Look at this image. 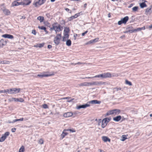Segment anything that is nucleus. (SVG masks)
Here are the masks:
<instances>
[{
    "mask_svg": "<svg viewBox=\"0 0 152 152\" xmlns=\"http://www.w3.org/2000/svg\"><path fill=\"white\" fill-rule=\"evenodd\" d=\"M121 112V110L119 109H114L108 111L106 114L105 116H108L110 115H118Z\"/></svg>",
    "mask_w": 152,
    "mask_h": 152,
    "instance_id": "obj_1",
    "label": "nucleus"
},
{
    "mask_svg": "<svg viewBox=\"0 0 152 152\" xmlns=\"http://www.w3.org/2000/svg\"><path fill=\"white\" fill-rule=\"evenodd\" d=\"M31 1H28V2L26 3L23 1L18 2L17 1H15L12 2V5L13 6H17L20 5H27L31 3Z\"/></svg>",
    "mask_w": 152,
    "mask_h": 152,
    "instance_id": "obj_2",
    "label": "nucleus"
},
{
    "mask_svg": "<svg viewBox=\"0 0 152 152\" xmlns=\"http://www.w3.org/2000/svg\"><path fill=\"white\" fill-rule=\"evenodd\" d=\"M61 37V34H58L56 35V36L54 38V42L55 43L58 45L60 43V41Z\"/></svg>",
    "mask_w": 152,
    "mask_h": 152,
    "instance_id": "obj_3",
    "label": "nucleus"
},
{
    "mask_svg": "<svg viewBox=\"0 0 152 152\" xmlns=\"http://www.w3.org/2000/svg\"><path fill=\"white\" fill-rule=\"evenodd\" d=\"M89 86L95 85L99 86L102 85H105V82L102 81H94L93 82L89 83Z\"/></svg>",
    "mask_w": 152,
    "mask_h": 152,
    "instance_id": "obj_4",
    "label": "nucleus"
},
{
    "mask_svg": "<svg viewBox=\"0 0 152 152\" xmlns=\"http://www.w3.org/2000/svg\"><path fill=\"white\" fill-rule=\"evenodd\" d=\"M129 18L128 16L125 17L121 19V20L118 22V24L121 25L122 23L126 24L128 21Z\"/></svg>",
    "mask_w": 152,
    "mask_h": 152,
    "instance_id": "obj_5",
    "label": "nucleus"
},
{
    "mask_svg": "<svg viewBox=\"0 0 152 152\" xmlns=\"http://www.w3.org/2000/svg\"><path fill=\"white\" fill-rule=\"evenodd\" d=\"M152 13V6L151 5L146 9L145 14L146 15H150Z\"/></svg>",
    "mask_w": 152,
    "mask_h": 152,
    "instance_id": "obj_6",
    "label": "nucleus"
},
{
    "mask_svg": "<svg viewBox=\"0 0 152 152\" xmlns=\"http://www.w3.org/2000/svg\"><path fill=\"white\" fill-rule=\"evenodd\" d=\"M46 0H39L38 1L36 2L34 5L35 7H37L38 5H40L43 4L46 1Z\"/></svg>",
    "mask_w": 152,
    "mask_h": 152,
    "instance_id": "obj_7",
    "label": "nucleus"
},
{
    "mask_svg": "<svg viewBox=\"0 0 152 152\" xmlns=\"http://www.w3.org/2000/svg\"><path fill=\"white\" fill-rule=\"evenodd\" d=\"M101 101H98L96 100H92L88 102L87 103L84 104H100L101 103Z\"/></svg>",
    "mask_w": 152,
    "mask_h": 152,
    "instance_id": "obj_8",
    "label": "nucleus"
},
{
    "mask_svg": "<svg viewBox=\"0 0 152 152\" xmlns=\"http://www.w3.org/2000/svg\"><path fill=\"white\" fill-rule=\"evenodd\" d=\"M20 88H11V91L12 94H15L19 93L20 91Z\"/></svg>",
    "mask_w": 152,
    "mask_h": 152,
    "instance_id": "obj_9",
    "label": "nucleus"
},
{
    "mask_svg": "<svg viewBox=\"0 0 152 152\" xmlns=\"http://www.w3.org/2000/svg\"><path fill=\"white\" fill-rule=\"evenodd\" d=\"M62 27L61 26L60 24H58V26L56 25L55 30L56 34H57V32L62 30Z\"/></svg>",
    "mask_w": 152,
    "mask_h": 152,
    "instance_id": "obj_10",
    "label": "nucleus"
},
{
    "mask_svg": "<svg viewBox=\"0 0 152 152\" xmlns=\"http://www.w3.org/2000/svg\"><path fill=\"white\" fill-rule=\"evenodd\" d=\"M102 79L107 77H111V75L110 72L103 73L102 74Z\"/></svg>",
    "mask_w": 152,
    "mask_h": 152,
    "instance_id": "obj_11",
    "label": "nucleus"
},
{
    "mask_svg": "<svg viewBox=\"0 0 152 152\" xmlns=\"http://www.w3.org/2000/svg\"><path fill=\"white\" fill-rule=\"evenodd\" d=\"M2 37L5 38H7L10 39H12L14 38L13 35L8 34L2 35Z\"/></svg>",
    "mask_w": 152,
    "mask_h": 152,
    "instance_id": "obj_12",
    "label": "nucleus"
},
{
    "mask_svg": "<svg viewBox=\"0 0 152 152\" xmlns=\"http://www.w3.org/2000/svg\"><path fill=\"white\" fill-rule=\"evenodd\" d=\"M108 123V122L106 121V119H104L102 121V128H104L107 126Z\"/></svg>",
    "mask_w": 152,
    "mask_h": 152,
    "instance_id": "obj_13",
    "label": "nucleus"
},
{
    "mask_svg": "<svg viewBox=\"0 0 152 152\" xmlns=\"http://www.w3.org/2000/svg\"><path fill=\"white\" fill-rule=\"evenodd\" d=\"M73 115V113L71 112H67L64 114V116L65 117L67 118L72 116Z\"/></svg>",
    "mask_w": 152,
    "mask_h": 152,
    "instance_id": "obj_14",
    "label": "nucleus"
},
{
    "mask_svg": "<svg viewBox=\"0 0 152 152\" xmlns=\"http://www.w3.org/2000/svg\"><path fill=\"white\" fill-rule=\"evenodd\" d=\"M126 30L132 31V33L136 32V29H133V27L132 26H129L126 28Z\"/></svg>",
    "mask_w": 152,
    "mask_h": 152,
    "instance_id": "obj_15",
    "label": "nucleus"
},
{
    "mask_svg": "<svg viewBox=\"0 0 152 152\" xmlns=\"http://www.w3.org/2000/svg\"><path fill=\"white\" fill-rule=\"evenodd\" d=\"M2 10L5 15H9L10 14V12L8 9H5L3 10Z\"/></svg>",
    "mask_w": 152,
    "mask_h": 152,
    "instance_id": "obj_16",
    "label": "nucleus"
},
{
    "mask_svg": "<svg viewBox=\"0 0 152 152\" xmlns=\"http://www.w3.org/2000/svg\"><path fill=\"white\" fill-rule=\"evenodd\" d=\"M78 85L79 86H89V83L88 82H84L83 83H81L79 84Z\"/></svg>",
    "mask_w": 152,
    "mask_h": 152,
    "instance_id": "obj_17",
    "label": "nucleus"
},
{
    "mask_svg": "<svg viewBox=\"0 0 152 152\" xmlns=\"http://www.w3.org/2000/svg\"><path fill=\"white\" fill-rule=\"evenodd\" d=\"M121 118V116L120 115H118L114 117L113 118V120L115 121L118 122L119 121Z\"/></svg>",
    "mask_w": 152,
    "mask_h": 152,
    "instance_id": "obj_18",
    "label": "nucleus"
},
{
    "mask_svg": "<svg viewBox=\"0 0 152 152\" xmlns=\"http://www.w3.org/2000/svg\"><path fill=\"white\" fill-rule=\"evenodd\" d=\"M13 99L15 102H23L24 101L23 99L21 98H13Z\"/></svg>",
    "mask_w": 152,
    "mask_h": 152,
    "instance_id": "obj_19",
    "label": "nucleus"
},
{
    "mask_svg": "<svg viewBox=\"0 0 152 152\" xmlns=\"http://www.w3.org/2000/svg\"><path fill=\"white\" fill-rule=\"evenodd\" d=\"M102 138L103 141L104 142H107V141L110 142V140L107 137L103 136Z\"/></svg>",
    "mask_w": 152,
    "mask_h": 152,
    "instance_id": "obj_20",
    "label": "nucleus"
},
{
    "mask_svg": "<svg viewBox=\"0 0 152 152\" xmlns=\"http://www.w3.org/2000/svg\"><path fill=\"white\" fill-rule=\"evenodd\" d=\"M90 105H80L77 107V109H80V108H85L90 106Z\"/></svg>",
    "mask_w": 152,
    "mask_h": 152,
    "instance_id": "obj_21",
    "label": "nucleus"
},
{
    "mask_svg": "<svg viewBox=\"0 0 152 152\" xmlns=\"http://www.w3.org/2000/svg\"><path fill=\"white\" fill-rule=\"evenodd\" d=\"M50 75H51L48 74H38L37 75V76L40 78H42L44 77H48Z\"/></svg>",
    "mask_w": 152,
    "mask_h": 152,
    "instance_id": "obj_22",
    "label": "nucleus"
},
{
    "mask_svg": "<svg viewBox=\"0 0 152 152\" xmlns=\"http://www.w3.org/2000/svg\"><path fill=\"white\" fill-rule=\"evenodd\" d=\"M100 77L102 78V74H100L99 75H97L94 77H86L85 78H92L94 77Z\"/></svg>",
    "mask_w": 152,
    "mask_h": 152,
    "instance_id": "obj_23",
    "label": "nucleus"
},
{
    "mask_svg": "<svg viewBox=\"0 0 152 152\" xmlns=\"http://www.w3.org/2000/svg\"><path fill=\"white\" fill-rule=\"evenodd\" d=\"M140 7L142 8H143L144 7H147V5L145 3V2L140 3Z\"/></svg>",
    "mask_w": 152,
    "mask_h": 152,
    "instance_id": "obj_24",
    "label": "nucleus"
},
{
    "mask_svg": "<svg viewBox=\"0 0 152 152\" xmlns=\"http://www.w3.org/2000/svg\"><path fill=\"white\" fill-rule=\"evenodd\" d=\"M57 24V23H55L53 24L52 25V27L50 28V30L51 31H52L53 30H55V28H56V25Z\"/></svg>",
    "mask_w": 152,
    "mask_h": 152,
    "instance_id": "obj_25",
    "label": "nucleus"
},
{
    "mask_svg": "<svg viewBox=\"0 0 152 152\" xmlns=\"http://www.w3.org/2000/svg\"><path fill=\"white\" fill-rule=\"evenodd\" d=\"M37 19L40 21V22H42L44 20V17L42 16H39L37 17Z\"/></svg>",
    "mask_w": 152,
    "mask_h": 152,
    "instance_id": "obj_26",
    "label": "nucleus"
},
{
    "mask_svg": "<svg viewBox=\"0 0 152 152\" xmlns=\"http://www.w3.org/2000/svg\"><path fill=\"white\" fill-rule=\"evenodd\" d=\"M66 44L68 46H70L71 44V41L70 39H68L66 41Z\"/></svg>",
    "mask_w": 152,
    "mask_h": 152,
    "instance_id": "obj_27",
    "label": "nucleus"
},
{
    "mask_svg": "<svg viewBox=\"0 0 152 152\" xmlns=\"http://www.w3.org/2000/svg\"><path fill=\"white\" fill-rule=\"evenodd\" d=\"M4 92H5V93L6 94H12V93L11 92V88L10 89V90L7 89L5 90V91H4Z\"/></svg>",
    "mask_w": 152,
    "mask_h": 152,
    "instance_id": "obj_28",
    "label": "nucleus"
},
{
    "mask_svg": "<svg viewBox=\"0 0 152 152\" xmlns=\"http://www.w3.org/2000/svg\"><path fill=\"white\" fill-rule=\"evenodd\" d=\"M3 39H1L0 40V48H2L3 46H4L3 43Z\"/></svg>",
    "mask_w": 152,
    "mask_h": 152,
    "instance_id": "obj_29",
    "label": "nucleus"
},
{
    "mask_svg": "<svg viewBox=\"0 0 152 152\" xmlns=\"http://www.w3.org/2000/svg\"><path fill=\"white\" fill-rule=\"evenodd\" d=\"M64 131H70L71 132H75V130L73 129H66L64 130Z\"/></svg>",
    "mask_w": 152,
    "mask_h": 152,
    "instance_id": "obj_30",
    "label": "nucleus"
},
{
    "mask_svg": "<svg viewBox=\"0 0 152 152\" xmlns=\"http://www.w3.org/2000/svg\"><path fill=\"white\" fill-rule=\"evenodd\" d=\"M145 29V26H144L142 28H138L137 29H136V32L140 31L142 30H144Z\"/></svg>",
    "mask_w": 152,
    "mask_h": 152,
    "instance_id": "obj_31",
    "label": "nucleus"
},
{
    "mask_svg": "<svg viewBox=\"0 0 152 152\" xmlns=\"http://www.w3.org/2000/svg\"><path fill=\"white\" fill-rule=\"evenodd\" d=\"M24 147L23 146H22L20 149L19 152H23L24 151Z\"/></svg>",
    "mask_w": 152,
    "mask_h": 152,
    "instance_id": "obj_32",
    "label": "nucleus"
},
{
    "mask_svg": "<svg viewBox=\"0 0 152 152\" xmlns=\"http://www.w3.org/2000/svg\"><path fill=\"white\" fill-rule=\"evenodd\" d=\"M6 139V138L5 137H4L3 135H2V136L0 138V142H3Z\"/></svg>",
    "mask_w": 152,
    "mask_h": 152,
    "instance_id": "obj_33",
    "label": "nucleus"
},
{
    "mask_svg": "<svg viewBox=\"0 0 152 152\" xmlns=\"http://www.w3.org/2000/svg\"><path fill=\"white\" fill-rule=\"evenodd\" d=\"M38 28L39 29H40L41 30H45L46 29V28L45 27L43 26H38Z\"/></svg>",
    "mask_w": 152,
    "mask_h": 152,
    "instance_id": "obj_34",
    "label": "nucleus"
},
{
    "mask_svg": "<svg viewBox=\"0 0 152 152\" xmlns=\"http://www.w3.org/2000/svg\"><path fill=\"white\" fill-rule=\"evenodd\" d=\"M138 8V7H137V6L134 7H133V8H132V11L134 12H136Z\"/></svg>",
    "mask_w": 152,
    "mask_h": 152,
    "instance_id": "obj_35",
    "label": "nucleus"
},
{
    "mask_svg": "<svg viewBox=\"0 0 152 152\" xmlns=\"http://www.w3.org/2000/svg\"><path fill=\"white\" fill-rule=\"evenodd\" d=\"M10 134V132H6L3 135L4 137H5L6 138L7 136H8Z\"/></svg>",
    "mask_w": 152,
    "mask_h": 152,
    "instance_id": "obj_36",
    "label": "nucleus"
},
{
    "mask_svg": "<svg viewBox=\"0 0 152 152\" xmlns=\"http://www.w3.org/2000/svg\"><path fill=\"white\" fill-rule=\"evenodd\" d=\"M75 18L74 16H72L70 17H69L68 18V20L69 21H71L72 20L74 19Z\"/></svg>",
    "mask_w": 152,
    "mask_h": 152,
    "instance_id": "obj_37",
    "label": "nucleus"
},
{
    "mask_svg": "<svg viewBox=\"0 0 152 152\" xmlns=\"http://www.w3.org/2000/svg\"><path fill=\"white\" fill-rule=\"evenodd\" d=\"M69 28H65L64 30V31L66 33H68L69 32Z\"/></svg>",
    "mask_w": 152,
    "mask_h": 152,
    "instance_id": "obj_38",
    "label": "nucleus"
},
{
    "mask_svg": "<svg viewBox=\"0 0 152 152\" xmlns=\"http://www.w3.org/2000/svg\"><path fill=\"white\" fill-rule=\"evenodd\" d=\"M44 141L43 139H40L38 141V143L39 144H42L43 143Z\"/></svg>",
    "mask_w": 152,
    "mask_h": 152,
    "instance_id": "obj_39",
    "label": "nucleus"
},
{
    "mask_svg": "<svg viewBox=\"0 0 152 152\" xmlns=\"http://www.w3.org/2000/svg\"><path fill=\"white\" fill-rule=\"evenodd\" d=\"M126 83L130 86H132V85L131 82L128 81L127 80H126Z\"/></svg>",
    "mask_w": 152,
    "mask_h": 152,
    "instance_id": "obj_40",
    "label": "nucleus"
},
{
    "mask_svg": "<svg viewBox=\"0 0 152 152\" xmlns=\"http://www.w3.org/2000/svg\"><path fill=\"white\" fill-rule=\"evenodd\" d=\"M127 138L126 137V136L125 135H123L122 136V139L121 140L124 141Z\"/></svg>",
    "mask_w": 152,
    "mask_h": 152,
    "instance_id": "obj_41",
    "label": "nucleus"
},
{
    "mask_svg": "<svg viewBox=\"0 0 152 152\" xmlns=\"http://www.w3.org/2000/svg\"><path fill=\"white\" fill-rule=\"evenodd\" d=\"M44 45V43H41V44H39V48H42V47H43Z\"/></svg>",
    "mask_w": 152,
    "mask_h": 152,
    "instance_id": "obj_42",
    "label": "nucleus"
},
{
    "mask_svg": "<svg viewBox=\"0 0 152 152\" xmlns=\"http://www.w3.org/2000/svg\"><path fill=\"white\" fill-rule=\"evenodd\" d=\"M80 13H78L76 14L74 16L75 18H77L80 15Z\"/></svg>",
    "mask_w": 152,
    "mask_h": 152,
    "instance_id": "obj_43",
    "label": "nucleus"
},
{
    "mask_svg": "<svg viewBox=\"0 0 152 152\" xmlns=\"http://www.w3.org/2000/svg\"><path fill=\"white\" fill-rule=\"evenodd\" d=\"M20 121V119H16L14 120L12 122V123L15 122H16L17 121Z\"/></svg>",
    "mask_w": 152,
    "mask_h": 152,
    "instance_id": "obj_44",
    "label": "nucleus"
},
{
    "mask_svg": "<svg viewBox=\"0 0 152 152\" xmlns=\"http://www.w3.org/2000/svg\"><path fill=\"white\" fill-rule=\"evenodd\" d=\"M99 40L98 38H96L94 39H93L94 42H97Z\"/></svg>",
    "mask_w": 152,
    "mask_h": 152,
    "instance_id": "obj_45",
    "label": "nucleus"
},
{
    "mask_svg": "<svg viewBox=\"0 0 152 152\" xmlns=\"http://www.w3.org/2000/svg\"><path fill=\"white\" fill-rule=\"evenodd\" d=\"M129 31L128 30H126L125 31H124V33H128V32H129L130 33H132V31Z\"/></svg>",
    "mask_w": 152,
    "mask_h": 152,
    "instance_id": "obj_46",
    "label": "nucleus"
},
{
    "mask_svg": "<svg viewBox=\"0 0 152 152\" xmlns=\"http://www.w3.org/2000/svg\"><path fill=\"white\" fill-rule=\"evenodd\" d=\"M7 41H8V40L7 41L6 40H5L3 39V44H4V45H5L7 44Z\"/></svg>",
    "mask_w": 152,
    "mask_h": 152,
    "instance_id": "obj_47",
    "label": "nucleus"
},
{
    "mask_svg": "<svg viewBox=\"0 0 152 152\" xmlns=\"http://www.w3.org/2000/svg\"><path fill=\"white\" fill-rule=\"evenodd\" d=\"M64 131L63 132L62 134L61 135V137H62V139H63V138H64L65 136V134H64Z\"/></svg>",
    "mask_w": 152,
    "mask_h": 152,
    "instance_id": "obj_48",
    "label": "nucleus"
},
{
    "mask_svg": "<svg viewBox=\"0 0 152 152\" xmlns=\"http://www.w3.org/2000/svg\"><path fill=\"white\" fill-rule=\"evenodd\" d=\"M104 119H106V121H107L108 122V123L110 120L111 118H104Z\"/></svg>",
    "mask_w": 152,
    "mask_h": 152,
    "instance_id": "obj_49",
    "label": "nucleus"
},
{
    "mask_svg": "<svg viewBox=\"0 0 152 152\" xmlns=\"http://www.w3.org/2000/svg\"><path fill=\"white\" fill-rule=\"evenodd\" d=\"M32 33L35 35L36 34V31L35 30H33L32 31Z\"/></svg>",
    "mask_w": 152,
    "mask_h": 152,
    "instance_id": "obj_50",
    "label": "nucleus"
},
{
    "mask_svg": "<svg viewBox=\"0 0 152 152\" xmlns=\"http://www.w3.org/2000/svg\"><path fill=\"white\" fill-rule=\"evenodd\" d=\"M74 100V99H68L67 101L68 102H72L73 100Z\"/></svg>",
    "mask_w": 152,
    "mask_h": 152,
    "instance_id": "obj_51",
    "label": "nucleus"
},
{
    "mask_svg": "<svg viewBox=\"0 0 152 152\" xmlns=\"http://www.w3.org/2000/svg\"><path fill=\"white\" fill-rule=\"evenodd\" d=\"M78 113L77 112H75L73 113V115L72 116L73 117H74Z\"/></svg>",
    "mask_w": 152,
    "mask_h": 152,
    "instance_id": "obj_52",
    "label": "nucleus"
},
{
    "mask_svg": "<svg viewBox=\"0 0 152 152\" xmlns=\"http://www.w3.org/2000/svg\"><path fill=\"white\" fill-rule=\"evenodd\" d=\"M16 130V128H13L11 129V131L12 132H14L15 130Z\"/></svg>",
    "mask_w": 152,
    "mask_h": 152,
    "instance_id": "obj_53",
    "label": "nucleus"
},
{
    "mask_svg": "<svg viewBox=\"0 0 152 152\" xmlns=\"http://www.w3.org/2000/svg\"><path fill=\"white\" fill-rule=\"evenodd\" d=\"M42 107L43 108L46 109L48 108V105H42Z\"/></svg>",
    "mask_w": 152,
    "mask_h": 152,
    "instance_id": "obj_54",
    "label": "nucleus"
},
{
    "mask_svg": "<svg viewBox=\"0 0 152 152\" xmlns=\"http://www.w3.org/2000/svg\"><path fill=\"white\" fill-rule=\"evenodd\" d=\"M62 99H71V97H64L62 98Z\"/></svg>",
    "mask_w": 152,
    "mask_h": 152,
    "instance_id": "obj_55",
    "label": "nucleus"
},
{
    "mask_svg": "<svg viewBox=\"0 0 152 152\" xmlns=\"http://www.w3.org/2000/svg\"><path fill=\"white\" fill-rule=\"evenodd\" d=\"M98 125H100V123L102 122V120L101 119H98Z\"/></svg>",
    "mask_w": 152,
    "mask_h": 152,
    "instance_id": "obj_56",
    "label": "nucleus"
},
{
    "mask_svg": "<svg viewBox=\"0 0 152 152\" xmlns=\"http://www.w3.org/2000/svg\"><path fill=\"white\" fill-rule=\"evenodd\" d=\"M88 32V31H86L85 32L82 33V36H84Z\"/></svg>",
    "mask_w": 152,
    "mask_h": 152,
    "instance_id": "obj_57",
    "label": "nucleus"
},
{
    "mask_svg": "<svg viewBox=\"0 0 152 152\" xmlns=\"http://www.w3.org/2000/svg\"><path fill=\"white\" fill-rule=\"evenodd\" d=\"M64 37H67V38H68L69 37V35L68 34H67H67H65L64 35Z\"/></svg>",
    "mask_w": 152,
    "mask_h": 152,
    "instance_id": "obj_58",
    "label": "nucleus"
},
{
    "mask_svg": "<svg viewBox=\"0 0 152 152\" xmlns=\"http://www.w3.org/2000/svg\"><path fill=\"white\" fill-rule=\"evenodd\" d=\"M116 90V91H118L120 90H121V88H114Z\"/></svg>",
    "mask_w": 152,
    "mask_h": 152,
    "instance_id": "obj_59",
    "label": "nucleus"
},
{
    "mask_svg": "<svg viewBox=\"0 0 152 152\" xmlns=\"http://www.w3.org/2000/svg\"><path fill=\"white\" fill-rule=\"evenodd\" d=\"M48 48L49 49H51L52 48V46L50 45H48Z\"/></svg>",
    "mask_w": 152,
    "mask_h": 152,
    "instance_id": "obj_60",
    "label": "nucleus"
},
{
    "mask_svg": "<svg viewBox=\"0 0 152 152\" xmlns=\"http://www.w3.org/2000/svg\"><path fill=\"white\" fill-rule=\"evenodd\" d=\"M4 91H5V90H0V93H5V92H4Z\"/></svg>",
    "mask_w": 152,
    "mask_h": 152,
    "instance_id": "obj_61",
    "label": "nucleus"
},
{
    "mask_svg": "<svg viewBox=\"0 0 152 152\" xmlns=\"http://www.w3.org/2000/svg\"><path fill=\"white\" fill-rule=\"evenodd\" d=\"M84 64V63H81V62H78L77 63L75 64V65H76V64Z\"/></svg>",
    "mask_w": 152,
    "mask_h": 152,
    "instance_id": "obj_62",
    "label": "nucleus"
},
{
    "mask_svg": "<svg viewBox=\"0 0 152 152\" xmlns=\"http://www.w3.org/2000/svg\"><path fill=\"white\" fill-rule=\"evenodd\" d=\"M93 42H93V40H90L89 41L88 43L91 44V43H92Z\"/></svg>",
    "mask_w": 152,
    "mask_h": 152,
    "instance_id": "obj_63",
    "label": "nucleus"
},
{
    "mask_svg": "<svg viewBox=\"0 0 152 152\" xmlns=\"http://www.w3.org/2000/svg\"><path fill=\"white\" fill-rule=\"evenodd\" d=\"M28 119V117H25L24 118V121H27Z\"/></svg>",
    "mask_w": 152,
    "mask_h": 152,
    "instance_id": "obj_64",
    "label": "nucleus"
}]
</instances>
